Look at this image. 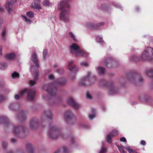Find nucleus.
Instances as JSON below:
<instances>
[{
	"instance_id": "43",
	"label": "nucleus",
	"mask_w": 153,
	"mask_h": 153,
	"mask_svg": "<svg viewBox=\"0 0 153 153\" xmlns=\"http://www.w3.org/2000/svg\"><path fill=\"white\" fill-rule=\"evenodd\" d=\"M86 25L87 26L90 28L94 27L93 24L90 23H87L86 24Z\"/></svg>"
},
{
	"instance_id": "51",
	"label": "nucleus",
	"mask_w": 153,
	"mask_h": 153,
	"mask_svg": "<svg viewBox=\"0 0 153 153\" xmlns=\"http://www.w3.org/2000/svg\"><path fill=\"white\" fill-rule=\"evenodd\" d=\"M11 143L13 144L17 142V140L16 139L13 138H11Z\"/></svg>"
},
{
	"instance_id": "32",
	"label": "nucleus",
	"mask_w": 153,
	"mask_h": 153,
	"mask_svg": "<svg viewBox=\"0 0 153 153\" xmlns=\"http://www.w3.org/2000/svg\"><path fill=\"white\" fill-rule=\"evenodd\" d=\"M34 13L32 11H29L27 12V16L30 18H33L34 16Z\"/></svg>"
},
{
	"instance_id": "33",
	"label": "nucleus",
	"mask_w": 153,
	"mask_h": 153,
	"mask_svg": "<svg viewBox=\"0 0 153 153\" xmlns=\"http://www.w3.org/2000/svg\"><path fill=\"white\" fill-rule=\"evenodd\" d=\"M69 36L74 41H77L76 39L74 37V34L71 32H70L69 33Z\"/></svg>"
},
{
	"instance_id": "47",
	"label": "nucleus",
	"mask_w": 153,
	"mask_h": 153,
	"mask_svg": "<svg viewBox=\"0 0 153 153\" xmlns=\"http://www.w3.org/2000/svg\"><path fill=\"white\" fill-rule=\"evenodd\" d=\"M36 83V82L35 80H31L30 82V85L32 86L34 85H35Z\"/></svg>"
},
{
	"instance_id": "21",
	"label": "nucleus",
	"mask_w": 153,
	"mask_h": 153,
	"mask_svg": "<svg viewBox=\"0 0 153 153\" xmlns=\"http://www.w3.org/2000/svg\"><path fill=\"white\" fill-rule=\"evenodd\" d=\"M68 69L71 72V75L72 74H75L77 72L78 70V68L75 65H74L72 68H68Z\"/></svg>"
},
{
	"instance_id": "36",
	"label": "nucleus",
	"mask_w": 153,
	"mask_h": 153,
	"mask_svg": "<svg viewBox=\"0 0 153 153\" xmlns=\"http://www.w3.org/2000/svg\"><path fill=\"white\" fill-rule=\"evenodd\" d=\"M80 65L83 67H87L88 65V63L86 62H82L80 63Z\"/></svg>"
},
{
	"instance_id": "30",
	"label": "nucleus",
	"mask_w": 153,
	"mask_h": 153,
	"mask_svg": "<svg viewBox=\"0 0 153 153\" xmlns=\"http://www.w3.org/2000/svg\"><path fill=\"white\" fill-rule=\"evenodd\" d=\"M96 40L97 42L100 43H102L104 42L102 39V35L97 36L96 38Z\"/></svg>"
},
{
	"instance_id": "5",
	"label": "nucleus",
	"mask_w": 153,
	"mask_h": 153,
	"mask_svg": "<svg viewBox=\"0 0 153 153\" xmlns=\"http://www.w3.org/2000/svg\"><path fill=\"white\" fill-rule=\"evenodd\" d=\"M43 88L47 92H48V97L43 95V98L47 99V97L50 99L54 97L56 93V89L53 84H46L43 86Z\"/></svg>"
},
{
	"instance_id": "40",
	"label": "nucleus",
	"mask_w": 153,
	"mask_h": 153,
	"mask_svg": "<svg viewBox=\"0 0 153 153\" xmlns=\"http://www.w3.org/2000/svg\"><path fill=\"white\" fill-rule=\"evenodd\" d=\"M118 148L120 151V152H121V153H125L124 149L122 147L120 146H118Z\"/></svg>"
},
{
	"instance_id": "3",
	"label": "nucleus",
	"mask_w": 153,
	"mask_h": 153,
	"mask_svg": "<svg viewBox=\"0 0 153 153\" xmlns=\"http://www.w3.org/2000/svg\"><path fill=\"white\" fill-rule=\"evenodd\" d=\"M69 47L70 53L76 57H87L89 55L88 53L84 52L76 43H72Z\"/></svg>"
},
{
	"instance_id": "25",
	"label": "nucleus",
	"mask_w": 153,
	"mask_h": 153,
	"mask_svg": "<svg viewBox=\"0 0 153 153\" xmlns=\"http://www.w3.org/2000/svg\"><path fill=\"white\" fill-rule=\"evenodd\" d=\"M7 66V63L4 62H1L0 63V69L3 70L6 69Z\"/></svg>"
},
{
	"instance_id": "61",
	"label": "nucleus",
	"mask_w": 153,
	"mask_h": 153,
	"mask_svg": "<svg viewBox=\"0 0 153 153\" xmlns=\"http://www.w3.org/2000/svg\"><path fill=\"white\" fill-rule=\"evenodd\" d=\"M125 148L127 150V151H128V149H130L129 148V147H125Z\"/></svg>"
},
{
	"instance_id": "52",
	"label": "nucleus",
	"mask_w": 153,
	"mask_h": 153,
	"mask_svg": "<svg viewBox=\"0 0 153 153\" xmlns=\"http://www.w3.org/2000/svg\"><path fill=\"white\" fill-rule=\"evenodd\" d=\"M48 77L50 79H54V76L52 75H49Z\"/></svg>"
},
{
	"instance_id": "31",
	"label": "nucleus",
	"mask_w": 153,
	"mask_h": 153,
	"mask_svg": "<svg viewBox=\"0 0 153 153\" xmlns=\"http://www.w3.org/2000/svg\"><path fill=\"white\" fill-rule=\"evenodd\" d=\"M8 143L7 141H3L1 142V146L4 149H6L7 147Z\"/></svg>"
},
{
	"instance_id": "64",
	"label": "nucleus",
	"mask_w": 153,
	"mask_h": 153,
	"mask_svg": "<svg viewBox=\"0 0 153 153\" xmlns=\"http://www.w3.org/2000/svg\"><path fill=\"white\" fill-rule=\"evenodd\" d=\"M10 153H13V152H10Z\"/></svg>"
},
{
	"instance_id": "16",
	"label": "nucleus",
	"mask_w": 153,
	"mask_h": 153,
	"mask_svg": "<svg viewBox=\"0 0 153 153\" xmlns=\"http://www.w3.org/2000/svg\"><path fill=\"white\" fill-rule=\"evenodd\" d=\"M25 151L26 153H33L34 151L33 147L31 143H27L26 144Z\"/></svg>"
},
{
	"instance_id": "50",
	"label": "nucleus",
	"mask_w": 153,
	"mask_h": 153,
	"mask_svg": "<svg viewBox=\"0 0 153 153\" xmlns=\"http://www.w3.org/2000/svg\"><path fill=\"white\" fill-rule=\"evenodd\" d=\"M16 2V0H10V5H13Z\"/></svg>"
},
{
	"instance_id": "17",
	"label": "nucleus",
	"mask_w": 153,
	"mask_h": 153,
	"mask_svg": "<svg viewBox=\"0 0 153 153\" xmlns=\"http://www.w3.org/2000/svg\"><path fill=\"white\" fill-rule=\"evenodd\" d=\"M9 118L5 115L0 116V124H3L7 126L8 123Z\"/></svg>"
},
{
	"instance_id": "10",
	"label": "nucleus",
	"mask_w": 153,
	"mask_h": 153,
	"mask_svg": "<svg viewBox=\"0 0 153 153\" xmlns=\"http://www.w3.org/2000/svg\"><path fill=\"white\" fill-rule=\"evenodd\" d=\"M137 80L138 83L139 84L143 82V79L140 76L138 75L134 74L131 76L129 78V80L130 82L135 84H137V82H136V80Z\"/></svg>"
},
{
	"instance_id": "29",
	"label": "nucleus",
	"mask_w": 153,
	"mask_h": 153,
	"mask_svg": "<svg viewBox=\"0 0 153 153\" xmlns=\"http://www.w3.org/2000/svg\"><path fill=\"white\" fill-rule=\"evenodd\" d=\"M19 74L16 71H14L12 74L11 76L13 79H16L19 78Z\"/></svg>"
},
{
	"instance_id": "20",
	"label": "nucleus",
	"mask_w": 153,
	"mask_h": 153,
	"mask_svg": "<svg viewBox=\"0 0 153 153\" xmlns=\"http://www.w3.org/2000/svg\"><path fill=\"white\" fill-rule=\"evenodd\" d=\"M73 117V113L70 111H67L65 114V120L68 121L71 119Z\"/></svg>"
},
{
	"instance_id": "39",
	"label": "nucleus",
	"mask_w": 153,
	"mask_h": 153,
	"mask_svg": "<svg viewBox=\"0 0 153 153\" xmlns=\"http://www.w3.org/2000/svg\"><path fill=\"white\" fill-rule=\"evenodd\" d=\"M22 17L23 19L26 22L29 23L30 22V19H28L26 16H22Z\"/></svg>"
},
{
	"instance_id": "34",
	"label": "nucleus",
	"mask_w": 153,
	"mask_h": 153,
	"mask_svg": "<svg viewBox=\"0 0 153 153\" xmlns=\"http://www.w3.org/2000/svg\"><path fill=\"white\" fill-rule=\"evenodd\" d=\"M131 60L134 62H137L139 60L138 58L136 56H133L132 57Z\"/></svg>"
},
{
	"instance_id": "14",
	"label": "nucleus",
	"mask_w": 153,
	"mask_h": 153,
	"mask_svg": "<svg viewBox=\"0 0 153 153\" xmlns=\"http://www.w3.org/2000/svg\"><path fill=\"white\" fill-rule=\"evenodd\" d=\"M18 119L22 122L25 121L27 119V111H21L18 116Z\"/></svg>"
},
{
	"instance_id": "11",
	"label": "nucleus",
	"mask_w": 153,
	"mask_h": 153,
	"mask_svg": "<svg viewBox=\"0 0 153 153\" xmlns=\"http://www.w3.org/2000/svg\"><path fill=\"white\" fill-rule=\"evenodd\" d=\"M45 118H46L47 120H51L52 119L53 115L50 111L47 110L44 111L42 120H43Z\"/></svg>"
},
{
	"instance_id": "58",
	"label": "nucleus",
	"mask_w": 153,
	"mask_h": 153,
	"mask_svg": "<svg viewBox=\"0 0 153 153\" xmlns=\"http://www.w3.org/2000/svg\"><path fill=\"white\" fill-rule=\"evenodd\" d=\"M105 81L104 80H102L100 82V84L101 85H102V82L105 83Z\"/></svg>"
},
{
	"instance_id": "12",
	"label": "nucleus",
	"mask_w": 153,
	"mask_h": 153,
	"mask_svg": "<svg viewBox=\"0 0 153 153\" xmlns=\"http://www.w3.org/2000/svg\"><path fill=\"white\" fill-rule=\"evenodd\" d=\"M39 123L38 120L35 118L31 120L29 123V127L31 129H34L36 128Z\"/></svg>"
},
{
	"instance_id": "59",
	"label": "nucleus",
	"mask_w": 153,
	"mask_h": 153,
	"mask_svg": "<svg viewBox=\"0 0 153 153\" xmlns=\"http://www.w3.org/2000/svg\"><path fill=\"white\" fill-rule=\"evenodd\" d=\"M3 10V9L2 7L1 6H0V11L2 12Z\"/></svg>"
},
{
	"instance_id": "22",
	"label": "nucleus",
	"mask_w": 153,
	"mask_h": 153,
	"mask_svg": "<svg viewBox=\"0 0 153 153\" xmlns=\"http://www.w3.org/2000/svg\"><path fill=\"white\" fill-rule=\"evenodd\" d=\"M56 83L59 85H64L66 82L65 79L63 78H60L58 79L56 81Z\"/></svg>"
},
{
	"instance_id": "63",
	"label": "nucleus",
	"mask_w": 153,
	"mask_h": 153,
	"mask_svg": "<svg viewBox=\"0 0 153 153\" xmlns=\"http://www.w3.org/2000/svg\"><path fill=\"white\" fill-rule=\"evenodd\" d=\"M2 22H1L0 23V25L1 24H2Z\"/></svg>"
},
{
	"instance_id": "1",
	"label": "nucleus",
	"mask_w": 153,
	"mask_h": 153,
	"mask_svg": "<svg viewBox=\"0 0 153 153\" xmlns=\"http://www.w3.org/2000/svg\"><path fill=\"white\" fill-rule=\"evenodd\" d=\"M58 8L61 11L60 19L65 22L69 21V12L71 6L68 0H62L58 3Z\"/></svg>"
},
{
	"instance_id": "27",
	"label": "nucleus",
	"mask_w": 153,
	"mask_h": 153,
	"mask_svg": "<svg viewBox=\"0 0 153 153\" xmlns=\"http://www.w3.org/2000/svg\"><path fill=\"white\" fill-rule=\"evenodd\" d=\"M4 7L6 10L8 11L9 13L10 11V1L9 0H7L4 5Z\"/></svg>"
},
{
	"instance_id": "37",
	"label": "nucleus",
	"mask_w": 153,
	"mask_h": 153,
	"mask_svg": "<svg viewBox=\"0 0 153 153\" xmlns=\"http://www.w3.org/2000/svg\"><path fill=\"white\" fill-rule=\"evenodd\" d=\"M68 68H72L73 67H72V66L73 65V62L72 60H70L68 61Z\"/></svg>"
},
{
	"instance_id": "19",
	"label": "nucleus",
	"mask_w": 153,
	"mask_h": 153,
	"mask_svg": "<svg viewBox=\"0 0 153 153\" xmlns=\"http://www.w3.org/2000/svg\"><path fill=\"white\" fill-rule=\"evenodd\" d=\"M119 91L118 87L112 86L110 87L108 90V93L110 94H114L117 93Z\"/></svg>"
},
{
	"instance_id": "15",
	"label": "nucleus",
	"mask_w": 153,
	"mask_h": 153,
	"mask_svg": "<svg viewBox=\"0 0 153 153\" xmlns=\"http://www.w3.org/2000/svg\"><path fill=\"white\" fill-rule=\"evenodd\" d=\"M40 0H35L33 3H31V7L34 9L39 10L41 9L40 4Z\"/></svg>"
},
{
	"instance_id": "18",
	"label": "nucleus",
	"mask_w": 153,
	"mask_h": 153,
	"mask_svg": "<svg viewBox=\"0 0 153 153\" xmlns=\"http://www.w3.org/2000/svg\"><path fill=\"white\" fill-rule=\"evenodd\" d=\"M117 133V131L116 130H114L112 132L110 133L107 136L106 139V141L109 143H111L112 141V137L114 136V133H116V135H117L118 134Z\"/></svg>"
},
{
	"instance_id": "38",
	"label": "nucleus",
	"mask_w": 153,
	"mask_h": 153,
	"mask_svg": "<svg viewBox=\"0 0 153 153\" xmlns=\"http://www.w3.org/2000/svg\"><path fill=\"white\" fill-rule=\"evenodd\" d=\"M47 54V51L46 50L44 49V50L43 52V57L44 59H45L46 58V56Z\"/></svg>"
},
{
	"instance_id": "23",
	"label": "nucleus",
	"mask_w": 153,
	"mask_h": 153,
	"mask_svg": "<svg viewBox=\"0 0 153 153\" xmlns=\"http://www.w3.org/2000/svg\"><path fill=\"white\" fill-rule=\"evenodd\" d=\"M68 150L65 147H64L63 148L58 150L55 152L54 153H67Z\"/></svg>"
},
{
	"instance_id": "54",
	"label": "nucleus",
	"mask_w": 153,
	"mask_h": 153,
	"mask_svg": "<svg viewBox=\"0 0 153 153\" xmlns=\"http://www.w3.org/2000/svg\"><path fill=\"white\" fill-rule=\"evenodd\" d=\"M120 140L122 141L125 142L126 141V140L125 137H123L120 138Z\"/></svg>"
},
{
	"instance_id": "62",
	"label": "nucleus",
	"mask_w": 153,
	"mask_h": 153,
	"mask_svg": "<svg viewBox=\"0 0 153 153\" xmlns=\"http://www.w3.org/2000/svg\"><path fill=\"white\" fill-rule=\"evenodd\" d=\"M99 25L98 26H100L101 25V23H100L99 24Z\"/></svg>"
},
{
	"instance_id": "46",
	"label": "nucleus",
	"mask_w": 153,
	"mask_h": 153,
	"mask_svg": "<svg viewBox=\"0 0 153 153\" xmlns=\"http://www.w3.org/2000/svg\"><path fill=\"white\" fill-rule=\"evenodd\" d=\"M106 151V149L105 148H102L101 149L100 153H105Z\"/></svg>"
},
{
	"instance_id": "35",
	"label": "nucleus",
	"mask_w": 153,
	"mask_h": 153,
	"mask_svg": "<svg viewBox=\"0 0 153 153\" xmlns=\"http://www.w3.org/2000/svg\"><path fill=\"white\" fill-rule=\"evenodd\" d=\"M6 97L5 96H4L2 95H0V102L5 100L6 99Z\"/></svg>"
},
{
	"instance_id": "8",
	"label": "nucleus",
	"mask_w": 153,
	"mask_h": 153,
	"mask_svg": "<svg viewBox=\"0 0 153 153\" xmlns=\"http://www.w3.org/2000/svg\"><path fill=\"white\" fill-rule=\"evenodd\" d=\"M27 92V97L28 100H32L35 97V90L33 88L27 90V89H24L21 90L19 93L20 96L25 95Z\"/></svg>"
},
{
	"instance_id": "44",
	"label": "nucleus",
	"mask_w": 153,
	"mask_h": 153,
	"mask_svg": "<svg viewBox=\"0 0 153 153\" xmlns=\"http://www.w3.org/2000/svg\"><path fill=\"white\" fill-rule=\"evenodd\" d=\"M86 96L87 97L88 99H91L92 98L91 96L88 92H87L86 93Z\"/></svg>"
},
{
	"instance_id": "6",
	"label": "nucleus",
	"mask_w": 153,
	"mask_h": 153,
	"mask_svg": "<svg viewBox=\"0 0 153 153\" xmlns=\"http://www.w3.org/2000/svg\"><path fill=\"white\" fill-rule=\"evenodd\" d=\"M12 131L16 136L21 138H24L27 136L26 127L24 126L18 127L12 126Z\"/></svg>"
},
{
	"instance_id": "53",
	"label": "nucleus",
	"mask_w": 153,
	"mask_h": 153,
	"mask_svg": "<svg viewBox=\"0 0 153 153\" xmlns=\"http://www.w3.org/2000/svg\"><path fill=\"white\" fill-rule=\"evenodd\" d=\"M140 144L141 145L145 146L146 144V142L144 140H142L140 142Z\"/></svg>"
},
{
	"instance_id": "7",
	"label": "nucleus",
	"mask_w": 153,
	"mask_h": 153,
	"mask_svg": "<svg viewBox=\"0 0 153 153\" xmlns=\"http://www.w3.org/2000/svg\"><path fill=\"white\" fill-rule=\"evenodd\" d=\"M91 74L90 72H88L86 76L82 79L81 81L79 83V85L80 86L89 85L93 83L94 81H96V78L95 76L90 77Z\"/></svg>"
},
{
	"instance_id": "49",
	"label": "nucleus",
	"mask_w": 153,
	"mask_h": 153,
	"mask_svg": "<svg viewBox=\"0 0 153 153\" xmlns=\"http://www.w3.org/2000/svg\"><path fill=\"white\" fill-rule=\"evenodd\" d=\"M7 32V31L6 30H4L3 31L2 34V36L3 38L5 36Z\"/></svg>"
},
{
	"instance_id": "2",
	"label": "nucleus",
	"mask_w": 153,
	"mask_h": 153,
	"mask_svg": "<svg viewBox=\"0 0 153 153\" xmlns=\"http://www.w3.org/2000/svg\"><path fill=\"white\" fill-rule=\"evenodd\" d=\"M48 134L49 137L53 139L61 138L65 139H67L68 137L67 135L62 133L60 128L53 125L50 126Z\"/></svg>"
},
{
	"instance_id": "45",
	"label": "nucleus",
	"mask_w": 153,
	"mask_h": 153,
	"mask_svg": "<svg viewBox=\"0 0 153 153\" xmlns=\"http://www.w3.org/2000/svg\"><path fill=\"white\" fill-rule=\"evenodd\" d=\"M128 151L129 153H137V152L131 149H128Z\"/></svg>"
},
{
	"instance_id": "55",
	"label": "nucleus",
	"mask_w": 153,
	"mask_h": 153,
	"mask_svg": "<svg viewBox=\"0 0 153 153\" xmlns=\"http://www.w3.org/2000/svg\"><path fill=\"white\" fill-rule=\"evenodd\" d=\"M20 96H21L19 95H19L16 94V95H15V99H16V100H18L19 99V98L20 97Z\"/></svg>"
},
{
	"instance_id": "28",
	"label": "nucleus",
	"mask_w": 153,
	"mask_h": 153,
	"mask_svg": "<svg viewBox=\"0 0 153 153\" xmlns=\"http://www.w3.org/2000/svg\"><path fill=\"white\" fill-rule=\"evenodd\" d=\"M97 70L98 73L101 74H103L105 71V68L101 67H98L97 69Z\"/></svg>"
},
{
	"instance_id": "48",
	"label": "nucleus",
	"mask_w": 153,
	"mask_h": 153,
	"mask_svg": "<svg viewBox=\"0 0 153 153\" xmlns=\"http://www.w3.org/2000/svg\"><path fill=\"white\" fill-rule=\"evenodd\" d=\"M89 118L91 120H93L95 117V115L94 114H91L89 115Z\"/></svg>"
},
{
	"instance_id": "26",
	"label": "nucleus",
	"mask_w": 153,
	"mask_h": 153,
	"mask_svg": "<svg viewBox=\"0 0 153 153\" xmlns=\"http://www.w3.org/2000/svg\"><path fill=\"white\" fill-rule=\"evenodd\" d=\"M43 5L45 7H49L52 6V4L48 0H45L42 2Z\"/></svg>"
},
{
	"instance_id": "13",
	"label": "nucleus",
	"mask_w": 153,
	"mask_h": 153,
	"mask_svg": "<svg viewBox=\"0 0 153 153\" xmlns=\"http://www.w3.org/2000/svg\"><path fill=\"white\" fill-rule=\"evenodd\" d=\"M68 103L72 107L77 109L80 107V105L78 103L76 102L72 98H69L67 100Z\"/></svg>"
},
{
	"instance_id": "56",
	"label": "nucleus",
	"mask_w": 153,
	"mask_h": 153,
	"mask_svg": "<svg viewBox=\"0 0 153 153\" xmlns=\"http://www.w3.org/2000/svg\"><path fill=\"white\" fill-rule=\"evenodd\" d=\"M5 58L7 59H10V54H7L5 56Z\"/></svg>"
},
{
	"instance_id": "60",
	"label": "nucleus",
	"mask_w": 153,
	"mask_h": 153,
	"mask_svg": "<svg viewBox=\"0 0 153 153\" xmlns=\"http://www.w3.org/2000/svg\"><path fill=\"white\" fill-rule=\"evenodd\" d=\"M58 67V65L57 64H55L53 65V67L55 68H57Z\"/></svg>"
},
{
	"instance_id": "4",
	"label": "nucleus",
	"mask_w": 153,
	"mask_h": 153,
	"mask_svg": "<svg viewBox=\"0 0 153 153\" xmlns=\"http://www.w3.org/2000/svg\"><path fill=\"white\" fill-rule=\"evenodd\" d=\"M31 59L34 64L36 65V66L35 67L34 66H32L30 68V71L32 73L34 72V79L36 80L39 78V72L38 70V68L39 67V65L38 63L37 55L35 53H33L31 56Z\"/></svg>"
},
{
	"instance_id": "41",
	"label": "nucleus",
	"mask_w": 153,
	"mask_h": 153,
	"mask_svg": "<svg viewBox=\"0 0 153 153\" xmlns=\"http://www.w3.org/2000/svg\"><path fill=\"white\" fill-rule=\"evenodd\" d=\"M57 72L59 74H62L64 72V70L62 68H60L57 71Z\"/></svg>"
},
{
	"instance_id": "24",
	"label": "nucleus",
	"mask_w": 153,
	"mask_h": 153,
	"mask_svg": "<svg viewBox=\"0 0 153 153\" xmlns=\"http://www.w3.org/2000/svg\"><path fill=\"white\" fill-rule=\"evenodd\" d=\"M146 72L148 76L151 77H153V69H148L146 70Z\"/></svg>"
},
{
	"instance_id": "42",
	"label": "nucleus",
	"mask_w": 153,
	"mask_h": 153,
	"mask_svg": "<svg viewBox=\"0 0 153 153\" xmlns=\"http://www.w3.org/2000/svg\"><path fill=\"white\" fill-rule=\"evenodd\" d=\"M15 53H10V60L13 59L15 56Z\"/></svg>"
},
{
	"instance_id": "57",
	"label": "nucleus",
	"mask_w": 153,
	"mask_h": 153,
	"mask_svg": "<svg viewBox=\"0 0 153 153\" xmlns=\"http://www.w3.org/2000/svg\"><path fill=\"white\" fill-rule=\"evenodd\" d=\"M2 51V47L1 46H0V56L2 55V54L1 53Z\"/></svg>"
},
{
	"instance_id": "9",
	"label": "nucleus",
	"mask_w": 153,
	"mask_h": 153,
	"mask_svg": "<svg viewBox=\"0 0 153 153\" xmlns=\"http://www.w3.org/2000/svg\"><path fill=\"white\" fill-rule=\"evenodd\" d=\"M104 62L107 67L108 68L116 67L118 64V62L113 59L111 57L109 56H107L105 58Z\"/></svg>"
}]
</instances>
